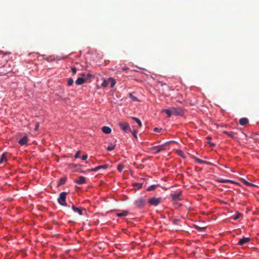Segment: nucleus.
Returning <instances> with one entry per match:
<instances>
[{
	"mask_svg": "<svg viewBox=\"0 0 259 259\" xmlns=\"http://www.w3.org/2000/svg\"><path fill=\"white\" fill-rule=\"evenodd\" d=\"M67 195V193L65 192H61L60 194L59 197L58 199V201L59 203L62 206H66L67 204L66 203V197Z\"/></svg>",
	"mask_w": 259,
	"mask_h": 259,
	"instance_id": "obj_1",
	"label": "nucleus"
},
{
	"mask_svg": "<svg viewBox=\"0 0 259 259\" xmlns=\"http://www.w3.org/2000/svg\"><path fill=\"white\" fill-rule=\"evenodd\" d=\"M118 125L120 128L124 132H132L130 125L127 122L121 121L119 122Z\"/></svg>",
	"mask_w": 259,
	"mask_h": 259,
	"instance_id": "obj_2",
	"label": "nucleus"
},
{
	"mask_svg": "<svg viewBox=\"0 0 259 259\" xmlns=\"http://www.w3.org/2000/svg\"><path fill=\"white\" fill-rule=\"evenodd\" d=\"M145 203V200L143 198L140 197L135 201L134 204L139 208L141 209L144 207Z\"/></svg>",
	"mask_w": 259,
	"mask_h": 259,
	"instance_id": "obj_3",
	"label": "nucleus"
},
{
	"mask_svg": "<svg viewBox=\"0 0 259 259\" xmlns=\"http://www.w3.org/2000/svg\"><path fill=\"white\" fill-rule=\"evenodd\" d=\"M162 198H152L148 201L149 204L151 205L156 206L161 202Z\"/></svg>",
	"mask_w": 259,
	"mask_h": 259,
	"instance_id": "obj_4",
	"label": "nucleus"
},
{
	"mask_svg": "<svg viewBox=\"0 0 259 259\" xmlns=\"http://www.w3.org/2000/svg\"><path fill=\"white\" fill-rule=\"evenodd\" d=\"M164 150H165V146L163 145L154 146L151 148L152 151L153 153L155 154L158 153L162 151H163Z\"/></svg>",
	"mask_w": 259,
	"mask_h": 259,
	"instance_id": "obj_5",
	"label": "nucleus"
},
{
	"mask_svg": "<svg viewBox=\"0 0 259 259\" xmlns=\"http://www.w3.org/2000/svg\"><path fill=\"white\" fill-rule=\"evenodd\" d=\"M162 112H165L167 115L168 117H170L172 114L177 115L178 112L177 109L175 108H173L172 110L169 109H163L162 110Z\"/></svg>",
	"mask_w": 259,
	"mask_h": 259,
	"instance_id": "obj_6",
	"label": "nucleus"
},
{
	"mask_svg": "<svg viewBox=\"0 0 259 259\" xmlns=\"http://www.w3.org/2000/svg\"><path fill=\"white\" fill-rule=\"evenodd\" d=\"M250 241V238L249 237H243L239 240L238 244L239 245H243L245 244L248 243Z\"/></svg>",
	"mask_w": 259,
	"mask_h": 259,
	"instance_id": "obj_7",
	"label": "nucleus"
},
{
	"mask_svg": "<svg viewBox=\"0 0 259 259\" xmlns=\"http://www.w3.org/2000/svg\"><path fill=\"white\" fill-rule=\"evenodd\" d=\"M28 141V139L27 136H24L18 141V143L20 145H24L27 144Z\"/></svg>",
	"mask_w": 259,
	"mask_h": 259,
	"instance_id": "obj_8",
	"label": "nucleus"
},
{
	"mask_svg": "<svg viewBox=\"0 0 259 259\" xmlns=\"http://www.w3.org/2000/svg\"><path fill=\"white\" fill-rule=\"evenodd\" d=\"M85 179L82 176H80L77 180L75 181V183L78 185H81L85 183Z\"/></svg>",
	"mask_w": 259,
	"mask_h": 259,
	"instance_id": "obj_9",
	"label": "nucleus"
},
{
	"mask_svg": "<svg viewBox=\"0 0 259 259\" xmlns=\"http://www.w3.org/2000/svg\"><path fill=\"white\" fill-rule=\"evenodd\" d=\"M248 119L247 118H241L239 120V124L241 125H245L248 123Z\"/></svg>",
	"mask_w": 259,
	"mask_h": 259,
	"instance_id": "obj_10",
	"label": "nucleus"
},
{
	"mask_svg": "<svg viewBox=\"0 0 259 259\" xmlns=\"http://www.w3.org/2000/svg\"><path fill=\"white\" fill-rule=\"evenodd\" d=\"M102 130L105 134H109L111 132V129L108 126H104L102 127Z\"/></svg>",
	"mask_w": 259,
	"mask_h": 259,
	"instance_id": "obj_11",
	"label": "nucleus"
},
{
	"mask_svg": "<svg viewBox=\"0 0 259 259\" xmlns=\"http://www.w3.org/2000/svg\"><path fill=\"white\" fill-rule=\"evenodd\" d=\"M85 81V79L82 77H78L75 81V83L77 85H81Z\"/></svg>",
	"mask_w": 259,
	"mask_h": 259,
	"instance_id": "obj_12",
	"label": "nucleus"
},
{
	"mask_svg": "<svg viewBox=\"0 0 259 259\" xmlns=\"http://www.w3.org/2000/svg\"><path fill=\"white\" fill-rule=\"evenodd\" d=\"M72 209L74 212H77L79 215H82V211L80 208L76 207L74 205H72Z\"/></svg>",
	"mask_w": 259,
	"mask_h": 259,
	"instance_id": "obj_13",
	"label": "nucleus"
},
{
	"mask_svg": "<svg viewBox=\"0 0 259 259\" xmlns=\"http://www.w3.org/2000/svg\"><path fill=\"white\" fill-rule=\"evenodd\" d=\"M7 157L5 153H3L0 158V164L4 162L7 161Z\"/></svg>",
	"mask_w": 259,
	"mask_h": 259,
	"instance_id": "obj_14",
	"label": "nucleus"
},
{
	"mask_svg": "<svg viewBox=\"0 0 259 259\" xmlns=\"http://www.w3.org/2000/svg\"><path fill=\"white\" fill-rule=\"evenodd\" d=\"M109 83H110L111 88H113L115 85L116 81L114 79L110 77L109 78Z\"/></svg>",
	"mask_w": 259,
	"mask_h": 259,
	"instance_id": "obj_15",
	"label": "nucleus"
},
{
	"mask_svg": "<svg viewBox=\"0 0 259 259\" xmlns=\"http://www.w3.org/2000/svg\"><path fill=\"white\" fill-rule=\"evenodd\" d=\"M127 215V211H124L121 213H118L116 214V215L118 217H124L126 216Z\"/></svg>",
	"mask_w": 259,
	"mask_h": 259,
	"instance_id": "obj_16",
	"label": "nucleus"
},
{
	"mask_svg": "<svg viewBox=\"0 0 259 259\" xmlns=\"http://www.w3.org/2000/svg\"><path fill=\"white\" fill-rule=\"evenodd\" d=\"M132 118L134 119L138 124L139 127L142 126V122L138 118L135 117H132Z\"/></svg>",
	"mask_w": 259,
	"mask_h": 259,
	"instance_id": "obj_17",
	"label": "nucleus"
},
{
	"mask_svg": "<svg viewBox=\"0 0 259 259\" xmlns=\"http://www.w3.org/2000/svg\"><path fill=\"white\" fill-rule=\"evenodd\" d=\"M223 133L228 135L229 137H230L231 138L234 139L235 138L234 136V133L232 132H227V131H223Z\"/></svg>",
	"mask_w": 259,
	"mask_h": 259,
	"instance_id": "obj_18",
	"label": "nucleus"
},
{
	"mask_svg": "<svg viewBox=\"0 0 259 259\" xmlns=\"http://www.w3.org/2000/svg\"><path fill=\"white\" fill-rule=\"evenodd\" d=\"M124 167V164L122 163H120L117 166V169L119 172H121V171H122V170H123Z\"/></svg>",
	"mask_w": 259,
	"mask_h": 259,
	"instance_id": "obj_19",
	"label": "nucleus"
},
{
	"mask_svg": "<svg viewBox=\"0 0 259 259\" xmlns=\"http://www.w3.org/2000/svg\"><path fill=\"white\" fill-rule=\"evenodd\" d=\"M129 97L134 101H139L138 99L136 97L134 96L133 95V94H132V93H130L129 94Z\"/></svg>",
	"mask_w": 259,
	"mask_h": 259,
	"instance_id": "obj_20",
	"label": "nucleus"
},
{
	"mask_svg": "<svg viewBox=\"0 0 259 259\" xmlns=\"http://www.w3.org/2000/svg\"><path fill=\"white\" fill-rule=\"evenodd\" d=\"M171 196L173 200L177 201V200L178 199V194L177 193H174L171 194Z\"/></svg>",
	"mask_w": 259,
	"mask_h": 259,
	"instance_id": "obj_21",
	"label": "nucleus"
},
{
	"mask_svg": "<svg viewBox=\"0 0 259 259\" xmlns=\"http://www.w3.org/2000/svg\"><path fill=\"white\" fill-rule=\"evenodd\" d=\"M109 79L108 80H104L102 82L101 85L102 87H106L109 84Z\"/></svg>",
	"mask_w": 259,
	"mask_h": 259,
	"instance_id": "obj_22",
	"label": "nucleus"
},
{
	"mask_svg": "<svg viewBox=\"0 0 259 259\" xmlns=\"http://www.w3.org/2000/svg\"><path fill=\"white\" fill-rule=\"evenodd\" d=\"M115 145H113L112 144H111L107 148V150L108 151H111L112 150H113L114 148H115Z\"/></svg>",
	"mask_w": 259,
	"mask_h": 259,
	"instance_id": "obj_23",
	"label": "nucleus"
},
{
	"mask_svg": "<svg viewBox=\"0 0 259 259\" xmlns=\"http://www.w3.org/2000/svg\"><path fill=\"white\" fill-rule=\"evenodd\" d=\"M66 182V179L65 178H61L59 180V183L58 184V186H61L63 185Z\"/></svg>",
	"mask_w": 259,
	"mask_h": 259,
	"instance_id": "obj_24",
	"label": "nucleus"
},
{
	"mask_svg": "<svg viewBox=\"0 0 259 259\" xmlns=\"http://www.w3.org/2000/svg\"><path fill=\"white\" fill-rule=\"evenodd\" d=\"M195 161H196L197 162L199 163H207V162L206 161H204V160H202L200 159H199L198 158H195Z\"/></svg>",
	"mask_w": 259,
	"mask_h": 259,
	"instance_id": "obj_25",
	"label": "nucleus"
},
{
	"mask_svg": "<svg viewBox=\"0 0 259 259\" xmlns=\"http://www.w3.org/2000/svg\"><path fill=\"white\" fill-rule=\"evenodd\" d=\"M242 216V214L240 213H237L235 216L233 217V219L234 220H237Z\"/></svg>",
	"mask_w": 259,
	"mask_h": 259,
	"instance_id": "obj_26",
	"label": "nucleus"
},
{
	"mask_svg": "<svg viewBox=\"0 0 259 259\" xmlns=\"http://www.w3.org/2000/svg\"><path fill=\"white\" fill-rule=\"evenodd\" d=\"M157 187L156 185H151V186H150L148 189H147V191H153L154 190L155 188Z\"/></svg>",
	"mask_w": 259,
	"mask_h": 259,
	"instance_id": "obj_27",
	"label": "nucleus"
},
{
	"mask_svg": "<svg viewBox=\"0 0 259 259\" xmlns=\"http://www.w3.org/2000/svg\"><path fill=\"white\" fill-rule=\"evenodd\" d=\"M99 169H100V167H99V166H98L94 168L88 169V171H90V172H91V171H97V170H98Z\"/></svg>",
	"mask_w": 259,
	"mask_h": 259,
	"instance_id": "obj_28",
	"label": "nucleus"
},
{
	"mask_svg": "<svg viewBox=\"0 0 259 259\" xmlns=\"http://www.w3.org/2000/svg\"><path fill=\"white\" fill-rule=\"evenodd\" d=\"M73 83V80L72 78H69L68 79V81H67V85H71Z\"/></svg>",
	"mask_w": 259,
	"mask_h": 259,
	"instance_id": "obj_29",
	"label": "nucleus"
},
{
	"mask_svg": "<svg viewBox=\"0 0 259 259\" xmlns=\"http://www.w3.org/2000/svg\"><path fill=\"white\" fill-rule=\"evenodd\" d=\"M109 167V165L107 164L99 165L100 169H107Z\"/></svg>",
	"mask_w": 259,
	"mask_h": 259,
	"instance_id": "obj_30",
	"label": "nucleus"
},
{
	"mask_svg": "<svg viewBox=\"0 0 259 259\" xmlns=\"http://www.w3.org/2000/svg\"><path fill=\"white\" fill-rule=\"evenodd\" d=\"M242 181L243 182V183L246 185V186H252L253 185L251 184V183H250L249 182H248L247 181H246L244 179H243L242 180Z\"/></svg>",
	"mask_w": 259,
	"mask_h": 259,
	"instance_id": "obj_31",
	"label": "nucleus"
},
{
	"mask_svg": "<svg viewBox=\"0 0 259 259\" xmlns=\"http://www.w3.org/2000/svg\"><path fill=\"white\" fill-rule=\"evenodd\" d=\"M195 228L198 231H202L205 229V227H200L198 226H195Z\"/></svg>",
	"mask_w": 259,
	"mask_h": 259,
	"instance_id": "obj_32",
	"label": "nucleus"
},
{
	"mask_svg": "<svg viewBox=\"0 0 259 259\" xmlns=\"http://www.w3.org/2000/svg\"><path fill=\"white\" fill-rule=\"evenodd\" d=\"M80 154V151L79 150V151H77L74 155L75 158H79Z\"/></svg>",
	"mask_w": 259,
	"mask_h": 259,
	"instance_id": "obj_33",
	"label": "nucleus"
},
{
	"mask_svg": "<svg viewBox=\"0 0 259 259\" xmlns=\"http://www.w3.org/2000/svg\"><path fill=\"white\" fill-rule=\"evenodd\" d=\"M179 156H181V157H183L184 158H185V156H184V155L182 151L179 150Z\"/></svg>",
	"mask_w": 259,
	"mask_h": 259,
	"instance_id": "obj_34",
	"label": "nucleus"
},
{
	"mask_svg": "<svg viewBox=\"0 0 259 259\" xmlns=\"http://www.w3.org/2000/svg\"><path fill=\"white\" fill-rule=\"evenodd\" d=\"M10 54V52H3V51H0V55H9Z\"/></svg>",
	"mask_w": 259,
	"mask_h": 259,
	"instance_id": "obj_35",
	"label": "nucleus"
},
{
	"mask_svg": "<svg viewBox=\"0 0 259 259\" xmlns=\"http://www.w3.org/2000/svg\"><path fill=\"white\" fill-rule=\"evenodd\" d=\"M161 130H162V129H161V128H158V127H155V128H154V131L155 132H160Z\"/></svg>",
	"mask_w": 259,
	"mask_h": 259,
	"instance_id": "obj_36",
	"label": "nucleus"
},
{
	"mask_svg": "<svg viewBox=\"0 0 259 259\" xmlns=\"http://www.w3.org/2000/svg\"><path fill=\"white\" fill-rule=\"evenodd\" d=\"M137 132L136 131H134L133 132H132L133 135L135 138H137Z\"/></svg>",
	"mask_w": 259,
	"mask_h": 259,
	"instance_id": "obj_37",
	"label": "nucleus"
},
{
	"mask_svg": "<svg viewBox=\"0 0 259 259\" xmlns=\"http://www.w3.org/2000/svg\"><path fill=\"white\" fill-rule=\"evenodd\" d=\"M87 157H88V156L87 155L85 154V155H83L81 157V159L82 160H85L87 159Z\"/></svg>",
	"mask_w": 259,
	"mask_h": 259,
	"instance_id": "obj_38",
	"label": "nucleus"
},
{
	"mask_svg": "<svg viewBox=\"0 0 259 259\" xmlns=\"http://www.w3.org/2000/svg\"><path fill=\"white\" fill-rule=\"evenodd\" d=\"M71 70L73 74H75L76 73V69L75 67H72Z\"/></svg>",
	"mask_w": 259,
	"mask_h": 259,
	"instance_id": "obj_39",
	"label": "nucleus"
},
{
	"mask_svg": "<svg viewBox=\"0 0 259 259\" xmlns=\"http://www.w3.org/2000/svg\"><path fill=\"white\" fill-rule=\"evenodd\" d=\"M136 186H137L138 189H140L142 187V184L141 183H137V184H136Z\"/></svg>",
	"mask_w": 259,
	"mask_h": 259,
	"instance_id": "obj_40",
	"label": "nucleus"
},
{
	"mask_svg": "<svg viewBox=\"0 0 259 259\" xmlns=\"http://www.w3.org/2000/svg\"><path fill=\"white\" fill-rule=\"evenodd\" d=\"M183 113H184L183 111L182 110H180V109H179V116H180V115H182L183 114Z\"/></svg>",
	"mask_w": 259,
	"mask_h": 259,
	"instance_id": "obj_41",
	"label": "nucleus"
},
{
	"mask_svg": "<svg viewBox=\"0 0 259 259\" xmlns=\"http://www.w3.org/2000/svg\"><path fill=\"white\" fill-rule=\"evenodd\" d=\"M208 143L209 144L210 147H213V146H214V143H211V142H209Z\"/></svg>",
	"mask_w": 259,
	"mask_h": 259,
	"instance_id": "obj_42",
	"label": "nucleus"
},
{
	"mask_svg": "<svg viewBox=\"0 0 259 259\" xmlns=\"http://www.w3.org/2000/svg\"><path fill=\"white\" fill-rule=\"evenodd\" d=\"M129 68L128 67H123L122 68V70H123V71L127 70Z\"/></svg>",
	"mask_w": 259,
	"mask_h": 259,
	"instance_id": "obj_43",
	"label": "nucleus"
},
{
	"mask_svg": "<svg viewBox=\"0 0 259 259\" xmlns=\"http://www.w3.org/2000/svg\"><path fill=\"white\" fill-rule=\"evenodd\" d=\"M38 126H39L38 123H36V126H35V128H34V130H35V131H37V130H38Z\"/></svg>",
	"mask_w": 259,
	"mask_h": 259,
	"instance_id": "obj_44",
	"label": "nucleus"
},
{
	"mask_svg": "<svg viewBox=\"0 0 259 259\" xmlns=\"http://www.w3.org/2000/svg\"><path fill=\"white\" fill-rule=\"evenodd\" d=\"M181 193V192L179 191V200L181 199V198H180Z\"/></svg>",
	"mask_w": 259,
	"mask_h": 259,
	"instance_id": "obj_45",
	"label": "nucleus"
},
{
	"mask_svg": "<svg viewBox=\"0 0 259 259\" xmlns=\"http://www.w3.org/2000/svg\"><path fill=\"white\" fill-rule=\"evenodd\" d=\"M46 60L48 61H50V60H52V59L50 60V59L49 58H47Z\"/></svg>",
	"mask_w": 259,
	"mask_h": 259,
	"instance_id": "obj_46",
	"label": "nucleus"
},
{
	"mask_svg": "<svg viewBox=\"0 0 259 259\" xmlns=\"http://www.w3.org/2000/svg\"><path fill=\"white\" fill-rule=\"evenodd\" d=\"M207 139H208V140H210V139H211V137H207Z\"/></svg>",
	"mask_w": 259,
	"mask_h": 259,
	"instance_id": "obj_47",
	"label": "nucleus"
},
{
	"mask_svg": "<svg viewBox=\"0 0 259 259\" xmlns=\"http://www.w3.org/2000/svg\"><path fill=\"white\" fill-rule=\"evenodd\" d=\"M220 182H222V183H224V182H225V181H224V180H221V181H220Z\"/></svg>",
	"mask_w": 259,
	"mask_h": 259,
	"instance_id": "obj_48",
	"label": "nucleus"
},
{
	"mask_svg": "<svg viewBox=\"0 0 259 259\" xmlns=\"http://www.w3.org/2000/svg\"><path fill=\"white\" fill-rule=\"evenodd\" d=\"M177 221H177V220H175L174 221V223H175V224H176V222H177Z\"/></svg>",
	"mask_w": 259,
	"mask_h": 259,
	"instance_id": "obj_49",
	"label": "nucleus"
},
{
	"mask_svg": "<svg viewBox=\"0 0 259 259\" xmlns=\"http://www.w3.org/2000/svg\"><path fill=\"white\" fill-rule=\"evenodd\" d=\"M88 77H90V76H92V75L91 74H89L88 75Z\"/></svg>",
	"mask_w": 259,
	"mask_h": 259,
	"instance_id": "obj_50",
	"label": "nucleus"
},
{
	"mask_svg": "<svg viewBox=\"0 0 259 259\" xmlns=\"http://www.w3.org/2000/svg\"><path fill=\"white\" fill-rule=\"evenodd\" d=\"M182 205V204H180V203H179V206H180V205Z\"/></svg>",
	"mask_w": 259,
	"mask_h": 259,
	"instance_id": "obj_51",
	"label": "nucleus"
},
{
	"mask_svg": "<svg viewBox=\"0 0 259 259\" xmlns=\"http://www.w3.org/2000/svg\"><path fill=\"white\" fill-rule=\"evenodd\" d=\"M179 231H183V229H181V230H180V229H179Z\"/></svg>",
	"mask_w": 259,
	"mask_h": 259,
	"instance_id": "obj_52",
	"label": "nucleus"
}]
</instances>
